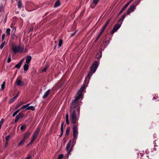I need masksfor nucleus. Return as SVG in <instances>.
<instances>
[{
    "instance_id": "nucleus-1",
    "label": "nucleus",
    "mask_w": 159,
    "mask_h": 159,
    "mask_svg": "<svg viewBox=\"0 0 159 159\" xmlns=\"http://www.w3.org/2000/svg\"><path fill=\"white\" fill-rule=\"evenodd\" d=\"M86 84L84 83L80 89L79 90L78 92L75 95V98L72 101L70 106V111H77V108L80 107V100H82L83 99V96L82 95L83 92L86 89Z\"/></svg>"
},
{
    "instance_id": "nucleus-2",
    "label": "nucleus",
    "mask_w": 159,
    "mask_h": 159,
    "mask_svg": "<svg viewBox=\"0 0 159 159\" xmlns=\"http://www.w3.org/2000/svg\"><path fill=\"white\" fill-rule=\"evenodd\" d=\"M77 111H70V119L72 123L74 124H75L78 123V121L79 118L80 114V107L77 108Z\"/></svg>"
},
{
    "instance_id": "nucleus-3",
    "label": "nucleus",
    "mask_w": 159,
    "mask_h": 159,
    "mask_svg": "<svg viewBox=\"0 0 159 159\" xmlns=\"http://www.w3.org/2000/svg\"><path fill=\"white\" fill-rule=\"evenodd\" d=\"M11 48L12 51L14 53H16L18 52L22 53L23 52L24 48L19 45L18 46H16L13 43L11 45Z\"/></svg>"
},
{
    "instance_id": "nucleus-4",
    "label": "nucleus",
    "mask_w": 159,
    "mask_h": 159,
    "mask_svg": "<svg viewBox=\"0 0 159 159\" xmlns=\"http://www.w3.org/2000/svg\"><path fill=\"white\" fill-rule=\"evenodd\" d=\"M73 142H74V143H75L78 135V128L77 125H75L73 126Z\"/></svg>"
},
{
    "instance_id": "nucleus-5",
    "label": "nucleus",
    "mask_w": 159,
    "mask_h": 159,
    "mask_svg": "<svg viewBox=\"0 0 159 159\" xmlns=\"http://www.w3.org/2000/svg\"><path fill=\"white\" fill-rule=\"evenodd\" d=\"M74 144L73 145H72L71 148H70V147L71 144V141H69L68 143L66 146V150L67 151H68V155L69 156L70 154V152H71L72 148H73V146L74 145V142H73Z\"/></svg>"
},
{
    "instance_id": "nucleus-6",
    "label": "nucleus",
    "mask_w": 159,
    "mask_h": 159,
    "mask_svg": "<svg viewBox=\"0 0 159 159\" xmlns=\"http://www.w3.org/2000/svg\"><path fill=\"white\" fill-rule=\"evenodd\" d=\"M99 63V61H95L92 64L91 68V71L93 72V73H94L96 70L98 66Z\"/></svg>"
},
{
    "instance_id": "nucleus-7",
    "label": "nucleus",
    "mask_w": 159,
    "mask_h": 159,
    "mask_svg": "<svg viewBox=\"0 0 159 159\" xmlns=\"http://www.w3.org/2000/svg\"><path fill=\"white\" fill-rule=\"evenodd\" d=\"M135 8L136 6L134 5H132L130 6L127 11V14L129 15L131 12H133L135 9Z\"/></svg>"
},
{
    "instance_id": "nucleus-8",
    "label": "nucleus",
    "mask_w": 159,
    "mask_h": 159,
    "mask_svg": "<svg viewBox=\"0 0 159 159\" xmlns=\"http://www.w3.org/2000/svg\"><path fill=\"white\" fill-rule=\"evenodd\" d=\"M121 24H116L113 27V29L111 31V34H114L115 32L118 30L120 27Z\"/></svg>"
},
{
    "instance_id": "nucleus-9",
    "label": "nucleus",
    "mask_w": 159,
    "mask_h": 159,
    "mask_svg": "<svg viewBox=\"0 0 159 159\" xmlns=\"http://www.w3.org/2000/svg\"><path fill=\"white\" fill-rule=\"evenodd\" d=\"M15 83L18 86H23L24 84V82L20 79H19L18 78H17L15 82Z\"/></svg>"
},
{
    "instance_id": "nucleus-10",
    "label": "nucleus",
    "mask_w": 159,
    "mask_h": 159,
    "mask_svg": "<svg viewBox=\"0 0 159 159\" xmlns=\"http://www.w3.org/2000/svg\"><path fill=\"white\" fill-rule=\"evenodd\" d=\"M24 114L22 113H19L18 115H17L15 119V122L16 123L17 121H18L20 119L23 118L24 116Z\"/></svg>"
},
{
    "instance_id": "nucleus-11",
    "label": "nucleus",
    "mask_w": 159,
    "mask_h": 159,
    "mask_svg": "<svg viewBox=\"0 0 159 159\" xmlns=\"http://www.w3.org/2000/svg\"><path fill=\"white\" fill-rule=\"evenodd\" d=\"M40 129L39 128H37L36 130L34 132L32 135V137L36 139L38 134L40 131Z\"/></svg>"
},
{
    "instance_id": "nucleus-12",
    "label": "nucleus",
    "mask_w": 159,
    "mask_h": 159,
    "mask_svg": "<svg viewBox=\"0 0 159 159\" xmlns=\"http://www.w3.org/2000/svg\"><path fill=\"white\" fill-rule=\"evenodd\" d=\"M24 59H23L21 60L18 62V63L15 66V68H17L18 69H19L20 68V66L22 64L24 61Z\"/></svg>"
},
{
    "instance_id": "nucleus-13",
    "label": "nucleus",
    "mask_w": 159,
    "mask_h": 159,
    "mask_svg": "<svg viewBox=\"0 0 159 159\" xmlns=\"http://www.w3.org/2000/svg\"><path fill=\"white\" fill-rule=\"evenodd\" d=\"M30 135V133L29 132H26L24 135V137L23 138L25 140L26 139L28 138Z\"/></svg>"
},
{
    "instance_id": "nucleus-14",
    "label": "nucleus",
    "mask_w": 159,
    "mask_h": 159,
    "mask_svg": "<svg viewBox=\"0 0 159 159\" xmlns=\"http://www.w3.org/2000/svg\"><path fill=\"white\" fill-rule=\"evenodd\" d=\"M50 89H49L48 90H47V91H46L44 95L43 96V99H45L46 97H47V96H48V95L50 93Z\"/></svg>"
},
{
    "instance_id": "nucleus-15",
    "label": "nucleus",
    "mask_w": 159,
    "mask_h": 159,
    "mask_svg": "<svg viewBox=\"0 0 159 159\" xmlns=\"http://www.w3.org/2000/svg\"><path fill=\"white\" fill-rule=\"evenodd\" d=\"M31 57L30 56H27L26 57V62L27 64H29L31 60Z\"/></svg>"
},
{
    "instance_id": "nucleus-16",
    "label": "nucleus",
    "mask_w": 159,
    "mask_h": 159,
    "mask_svg": "<svg viewBox=\"0 0 159 159\" xmlns=\"http://www.w3.org/2000/svg\"><path fill=\"white\" fill-rule=\"evenodd\" d=\"M128 5L126 4L124 6V7H123V8L120 11L119 14V15H120V14H121V13L123 12V11L125 10V9L128 7Z\"/></svg>"
},
{
    "instance_id": "nucleus-17",
    "label": "nucleus",
    "mask_w": 159,
    "mask_h": 159,
    "mask_svg": "<svg viewBox=\"0 0 159 159\" xmlns=\"http://www.w3.org/2000/svg\"><path fill=\"white\" fill-rule=\"evenodd\" d=\"M30 105V103H28L26 105L23 106L21 107L20 109H25V110H27L28 109H27V108L28 107V106Z\"/></svg>"
},
{
    "instance_id": "nucleus-18",
    "label": "nucleus",
    "mask_w": 159,
    "mask_h": 159,
    "mask_svg": "<svg viewBox=\"0 0 159 159\" xmlns=\"http://www.w3.org/2000/svg\"><path fill=\"white\" fill-rule=\"evenodd\" d=\"M125 16H126L125 14H123L122 16V17L120 18V19L118 20V22H121V23H122V22L123 21L124 19L125 18ZM120 24H121V23Z\"/></svg>"
},
{
    "instance_id": "nucleus-19",
    "label": "nucleus",
    "mask_w": 159,
    "mask_h": 159,
    "mask_svg": "<svg viewBox=\"0 0 159 159\" xmlns=\"http://www.w3.org/2000/svg\"><path fill=\"white\" fill-rule=\"evenodd\" d=\"M28 64H25L24 66V71H27L28 69L29 65Z\"/></svg>"
},
{
    "instance_id": "nucleus-20",
    "label": "nucleus",
    "mask_w": 159,
    "mask_h": 159,
    "mask_svg": "<svg viewBox=\"0 0 159 159\" xmlns=\"http://www.w3.org/2000/svg\"><path fill=\"white\" fill-rule=\"evenodd\" d=\"M11 38L14 40H17V36L15 34V33H12L11 34Z\"/></svg>"
},
{
    "instance_id": "nucleus-21",
    "label": "nucleus",
    "mask_w": 159,
    "mask_h": 159,
    "mask_svg": "<svg viewBox=\"0 0 159 159\" xmlns=\"http://www.w3.org/2000/svg\"><path fill=\"white\" fill-rule=\"evenodd\" d=\"M60 4L59 0H57L55 3L54 7H59Z\"/></svg>"
},
{
    "instance_id": "nucleus-22",
    "label": "nucleus",
    "mask_w": 159,
    "mask_h": 159,
    "mask_svg": "<svg viewBox=\"0 0 159 159\" xmlns=\"http://www.w3.org/2000/svg\"><path fill=\"white\" fill-rule=\"evenodd\" d=\"M18 1L17 6L19 8H21L22 6V4L20 0H19Z\"/></svg>"
},
{
    "instance_id": "nucleus-23",
    "label": "nucleus",
    "mask_w": 159,
    "mask_h": 159,
    "mask_svg": "<svg viewBox=\"0 0 159 159\" xmlns=\"http://www.w3.org/2000/svg\"><path fill=\"white\" fill-rule=\"evenodd\" d=\"M66 123L67 125H69V115L68 114L66 115Z\"/></svg>"
},
{
    "instance_id": "nucleus-24",
    "label": "nucleus",
    "mask_w": 159,
    "mask_h": 159,
    "mask_svg": "<svg viewBox=\"0 0 159 159\" xmlns=\"http://www.w3.org/2000/svg\"><path fill=\"white\" fill-rule=\"evenodd\" d=\"M25 141V140L24 139H22L21 140L20 142L18 144L17 146L19 147L20 145H22L24 143Z\"/></svg>"
},
{
    "instance_id": "nucleus-25",
    "label": "nucleus",
    "mask_w": 159,
    "mask_h": 159,
    "mask_svg": "<svg viewBox=\"0 0 159 159\" xmlns=\"http://www.w3.org/2000/svg\"><path fill=\"white\" fill-rule=\"evenodd\" d=\"M27 109H28V110H30L34 111L35 110V107L33 106H31L28 107Z\"/></svg>"
},
{
    "instance_id": "nucleus-26",
    "label": "nucleus",
    "mask_w": 159,
    "mask_h": 159,
    "mask_svg": "<svg viewBox=\"0 0 159 159\" xmlns=\"http://www.w3.org/2000/svg\"><path fill=\"white\" fill-rule=\"evenodd\" d=\"M70 130V128L69 127H68L66 128V135H69Z\"/></svg>"
},
{
    "instance_id": "nucleus-27",
    "label": "nucleus",
    "mask_w": 159,
    "mask_h": 159,
    "mask_svg": "<svg viewBox=\"0 0 159 159\" xmlns=\"http://www.w3.org/2000/svg\"><path fill=\"white\" fill-rule=\"evenodd\" d=\"M16 98L15 97H13L12 98H11L9 102V103H11L13 102H14L16 100Z\"/></svg>"
},
{
    "instance_id": "nucleus-28",
    "label": "nucleus",
    "mask_w": 159,
    "mask_h": 159,
    "mask_svg": "<svg viewBox=\"0 0 159 159\" xmlns=\"http://www.w3.org/2000/svg\"><path fill=\"white\" fill-rule=\"evenodd\" d=\"M110 21V20H109L107 21L105 24L103 26V27L104 28H105L106 29L107 26L108 25V24H109V22Z\"/></svg>"
},
{
    "instance_id": "nucleus-29",
    "label": "nucleus",
    "mask_w": 159,
    "mask_h": 159,
    "mask_svg": "<svg viewBox=\"0 0 159 159\" xmlns=\"http://www.w3.org/2000/svg\"><path fill=\"white\" fill-rule=\"evenodd\" d=\"M11 29L9 28H8L6 30V32L7 33V35L8 36H9L10 34Z\"/></svg>"
},
{
    "instance_id": "nucleus-30",
    "label": "nucleus",
    "mask_w": 159,
    "mask_h": 159,
    "mask_svg": "<svg viewBox=\"0 0 159 159\" xmlns=\"http://www.w3.org/2000/svg\"><path fill=\"white\" fill-rule=\"evenodd\" d=\"M20 109H18L14 112L12 114V117L15 116L20 111Z\"/></svg>"
},
{
    "instance_id": "nucleus-31",
    "label": "nucleus",
    "mask_w": 159,
    "mask_h": 159,
    "mask_svg": "<svg viewBox=\"0 0 159 159\" xmlns=\"http://www.w3.org/2000/svg\"><path fill=\"white\" fill-rule=\"evenodd\" d=\"M5 81H4L2 84L1 85V90H3L5 87Z\"/></svg>"
},
{
    "instance_id": "nucleus-32",
    "label": "nucleus",
    "mask_w": 159,
    "mask_h": 159,
    "mask_svg": "<svg viewBox=\"0 0 159 159\" xmlns=\"http://www.w3.org/2000/svg\"><path fill=\"white\" fill-rule=\"evenodd\" d=\"M5 43V41H4L1 44L0 46V48L1 49H2L3 47H4Z\"/></svg>"
},
{
    "instance_id": "nucleus-33",
    "label": "nucleus",
    "mask_w": 159,
    "mask_h": 159,
    "mask_svg": "<svg viewBox=\"0 0 159 159\" xmlns=\"http://www.w3.org/2000/svg\"><path fill=\"white\" fill-rule=\"evenodd\" d=\"M93 73V72L91 71V70H90L88 75V77L89 79Z\"/></svg>"
},
{
    "instance_id": "nucleus-34",
    "label": "nucleus",
    "mask_w": 159,
    "mask_h": 159,
    "mask_svg": "<svg viewBox=\"0 0 159 159\" xmlns=\"http://www.w3.org/2000/svg\"><path fill=\"white\" fill-rule=\"evenodd\" d=\"M63 123H62L61 125V131L62 134L63 133Z\"/></svg>"
},
{
    "instance_id": "nucleus-35",
    "label": "nucleus",
    "mask_w": 159,
    "mask_h": 159,
    "mask_svg": "<svg viewBox=\"0 0 159 159\" xmlns=\"http://www.w3.org/2000/svg\"><path fill=\"white\" fill-rule=\"evenodd\" d=\"M26 126L25 125H22L20 128V129L22 131L25 130L26 128Z\"/></svg>"
},
{
    "instance_id": "nucleus-36",
    "label": "nucleus",
    "mask_w": 159,
    "mask_h": 159,
    "mask_svg": "<svg viewBox=\"0 0 159 159\" xmlns=\"http://www.w3.org/2000/svg\"><path fill=\"white\" fill-rule=\"evenodd\" d=\"M99 0H93V2L94 4L96 5Z\"/></svg>"
},
{
    "instance_id": "nucleus-37",
    "label": "nucleus",
    "mask_w": 159,
    "mask_h": 159,
    "mask_svg": "<svg viewBox=\"0 0 159 159\" xmlns=\"http://www.w3.org/2000/svg\"><path fill=\"white\" fill-rule=\"evenodd\" d=\"M10 135H8L5 138L6 141V142H8V140L10 137Z\"/></svg>"
},
{
    "instance_id": "nucleus-38",
    "label": "nucleus",
    "mask_w": 159,
    "mask_h": 159,
    "mask_svg": "<svg viewBox=\"0 0 159 159\" xmlns=\"http://www.w3.org/2000/svg\"><path fill=\"white\" fill-rule=\"evenodd\" d=\"M62 40L60 39V41H59V43H58V45H59V47H60L61 46V45H62Z\"/></svg>"
},
{
    "instance_id": "nucleus-39",
    "label": "nucleus",
    "mask_w": 159,
    "mask_h": 159,
    "mask_svg": "<svg viewBox=\"0 0 159 159\" xmlns=\"http://www.w3.org/2000/svg\"><path fill=\"white\" fill-rule=\"evenodd\" d=\"M48 67H49L48 66H45V67L43 70L42 71L43 72H45L46 71L47 68Z\"/></svg>"
},
{
    "instance_id": "nucleus-40",
    "label": "nucleus",
    "mask_w": 159,
    "mask_h": 159,
    "mask_svg": "<svg viewBox=\"0 0 159 159\" xmlns=\"http://www.w3.org/2000/svg\"><path fill=\"white\" fill-rule=\"evenodd\" d=\"M63 157V154H60L59 155L58 159H62Z\"/></svg>"
},
{
    "instance_id": "nucleus-41",
    "label": "nucleus",
    "mask_w": 159,
    "mask_h": 159,
    "mask_svg": "<svg viewBox=\"0 0 159 159\" xmlns=\"http://www.w3.org/2000/svg\"><path fill=\"white\" fill-rule=\"evenodd\" d=\"M16 27H15L13 28V30H12L11 31V33H15V32H16Z\"/></svg>"
},
{
    "instance_id": "nucleus-42",
    "label": "nucleus",
    "mask_w": 159,
    "mask_h": 159,
    "mask_svg": "<svg viewBox=\"0 0 159 159\" xmlns=\"http://www.w3.org/2000/svg\"><path fill=\"white\" fill-rule=\"evenodd\" d=\"M5 37V34H3L2 36V41H3Z\"/></svg>"
},
{
    "instance_id": "nucleus-43",
    "label": "nucleus",
    "mask_w": 159,
    "mask_h": 159,
    "mask_svg": "<svg viewBox=\"0 0 159 159\" xmlns=\"http://www.w3.org/2000/svg\"><path fill=\"white\" fill-rule=\"evenodd\" d=\"M11 61V57L10 56H9V57L8 58L7 60V62L8 63H10Z\"/></svg>"
},
{
    "instance_id": "nucleus-44",
    "label": "nucleus",
    "mask_w": 159,
    "mask_h": 159,
    "mask_svg": "<svg viewBox=\"0 0 159 159\" xmlns=\"http://www.w3.org/2000/svg\"><path fill=\"white\" fill-rule=\"evenodd\" d=\"M76 32H77V31H75V32H74V33H72L71 34L70 36L71 37H72V36H74L75 35V33H76Z\"/></svg>"
},
{
    "instance_id": "nucleus-45",
    "label": "nucleus",
    "mask_w": 159,
    "mask_h": 159,
    "mask_svg": "<svg viewBox=\"0 0 159 159\" xmlns=\"http://www.w3.org/2000/svg\"><path fill=\"white\" fill-rule=\"evenodd\" d=\"M8 144V142L6 141L5 146H4L5 148H6L7 147Z\"/></svg>"
},
{
    "instance_id": "nucleus-46",
    "label": "nucleus",
    "mask_w": 159,
    "mask_h": 159,
    "mask_svg": "<svg viewBox=\"0 0 159 159\" xmlns=\"http://www.w3.org/2000/svg\"><path fill=\"white\" fill-rule=\"evenodd\" d=\"M134 0H130V1H129V2H127L126 4H127L128 6L129 4L131 2L133 1Z\"/></svg>"
},
{
    "instance_id": "nucleus-47",
    "label": "nucleus",
    "mask_w": 159,
    "mask_h": 159,
    "mask_svg": "<svg viewBox=\"0 0 159 159\" xmlns=\"http://www.w3.org/2000/svg\"><path fill=\"white\" fill-rule=\"evenodd\" d=\"M35 139V138L32 137L31 141H32V142H33L34 141Z\"/></svg>"
},
{
    "instance_id": "nucleus-48",
    "label": "nucleus",
    "mask_w": 159,
    "mask_h": 159,
    "mask_svg": "<svg viewBox=\"0 0 159 159\" xmlns=\"http://www.w3.org/2000/svg\"><path fill=\"white\" fill-rule=\"evenodd\" d=\"M14 24H15V22H12V23H11V28H13V27Z\"/></svg>"
},
{
    "instance_id": "nucleus-49",
    "label": "nucleus",
    "mask_w": 159,
    "mask_h": 159,
    "mask_svg": "<svg viewBox=\"0 0 159 159\" xmlns=\"http://www.w3.org/2000/svg\"><path fill=\"white\" fill-rule=\"evenodd\" d=\"M101 56L100 55L99 56H98V55H96V58L97 59H99L101 57Z\"/></svg>"
},
{
    "instance_id": "nucleus-50",
    "label": "nucleus",
    "mask_w": 159,
    "mask_h": 159,
    "mask_svg": "<svg viewBox=\"0 0 159 159\" xmlns=\"http://www.w3.org/2000/svg\"><path fill=\"white\" fill-rule=\"evenodd\" d=\"M99 37H97V38L96 39H95V42H96L99 39Z\"/></svg>"
},
{
    "instance_id": "nucleus-51",
    "label": "nucleus",
    "mask_w": 159,
    "mask_h": 159,
    "mask_svg": "<svg viewBox=\"0 0 159 159\" xmlns=\"http://www.w3.org/2000/svg\"><path fill=\"white\" fill-rule=\"evenodd\" d=\"M19 95V93H18L15 97L17 98Z\"/></svg>"
},
{
    "instance_id": "nucleus-52",
    "label": "nucleus",
    "mask_w": 159,
    "mask_h": 159,
    "mask_svg": "<svg viewBox=\"0 0 159 159\" xmlns=\"http://www.w3.org/2000/svg\"><path fill=\"white\" fill-rule=\"evenodd\" d=\"M105 29V28H104L103 27L102 29V30H101V31H102L103 32Z\"/></svg>"
},
{
    "instance_id": "nucleus-53",
    "label": "nucleus",
    "mask_w": 159,
    "mask_h": 159,
    "mask_svg": "<svg viewBox=\"0 0 159 159\" xmlns=\"http://www.w3.org/2000/svg\"><path fill=\"white\" fill-rule=\"evenodd\" d=\"M105 29V28H104L103 27L102 29V30H101V31H102L103 32Z\"/></svg>"
},
{
    "instance_id": "nucleus-54",
    "label": "nucleus",
    "mask_w": 159,
    "mask_h": 159,
    "mask_svg": "<svg viewBox=\"0 0 159 159\" xmlns=\"http://www.w3.org/2000/svg\"><path fill=\"white\" fill-rule=\"evenodd\" d=\"M33 143V142H32V141H31L28 144V145H31Z\"/></svg>"
},
{
    "instance_id": "nucleus-55",
    "label": "nucleus",
    "mask_w": 159,
    "mask_h": 159,
    "mask_svg": "<svg viewBox=\"0 0 159 159\" xmlns=\"http://www.w3.org/2000/svg\"><path fill=\"white\" fill-rule=\"evenodd\" d=\"M103 32L101 30L99 33V34H101L102 35Z\"/></svg>"
},
{
    "instance_id": "nucleus-56",
    "label": "nucleus",
    "mask_w": 159,
    "mask_h": 159,
    "mask_svg": "<svg viewBox=\"0 0 159 159\" xmlns=\"http://www.w3.org/2000/svg\"><path fill=\"white\" fill-rule=\"evenodd\" d=\"M63 133H62V134L61 132V134H60V137H61L62 136V135H63Z\"/></svg>"
},
{
    "instance_id": "nucleus-57",
    "label": "nucleus",
    "mask_w": 159,
    "mask_h": 159,
    "mask_svg": "<svg viewBox=\"0 0 159 159\" xmlns=\"http://www.w3.org/2000/svg\"><path fill=\"white\" fill-rule=\"evenodd\" d=\"M33 30V28H31L30 29V31H32Z\"/></svg>"
},
{
    "instance_id": "nucleus-58",
    "label": "nucleus",
    "mask_w": 159,
    "mask_h": 159,
    "mask_svg": "<svg viewBox=\"0 0 159 159\" xmlns=\"http://www.w3.org/2000/svg\"><path fill=\"white\" fill-rule=\"evenodd\" d=\"M103 44H105V43H107V41H103Z\"/></svg>"
},
{
    "instance_id": "nucleus-59",
    "label": "nucleus",
    "mask_w": 159,
    "mask_h": 159,
    "mask_svg": "<svg viewBox=\"0 0 159 159\" xmlns=\"http://www.w3.org/2000/svg\"><path fill=\"white\" fill-rule=\"evenodd\" d=\"M57 45H56L55 46H54V49H56V47H57Z\"/></svg>"
},
{
    "instance_id": "nucleus-60",
    "label": "nucleus",
    "mask_w": 159,
    "mask_h": 159,
    "mask_svg": "<svg viewBox=\"0 0 159 159\" xmlns=\"http://www.w3.org/2000/svg\"><path fill=\"white\" fill-rule=\"evenodd\" d=\"M101 34H99L98 35V37H99V38L100 37V36H101Z\"/></svg>"
},
{
    "instance_id": "nucleus-61",
    "label": "nucleus",
    "mask_w": 159,
    "mask_h": 159,
    "mask_svg": "<svg viewBox=\"0 0 159 159\" xmlns=\"http://www.w3.org/2000/svg\"><path fill=\"white\" fill-rule=\"evenodd\" d=\"M2 33V31L1 29H0V34H1Z\"/></svg>"
},
{
    "instance_id": "nucleus-62",
    "label": "nucleus",
    "mask_w": 159,
    "mask_h": 159,
    "mask_svg": "<svg viewBox=\"0 0 159 159\" xmlns=\"http://www.w3.org/2000/svg\"><path fill=\"white\" fill-rule=\"evenodd\" d=\"M19 106H20L19 105H18L16 106V108H18Z\"/></svg>"
},
{
    "instance_id": "nucleus-63",
    "label": "nucleus",
    "mask_w": 159,
    "mask_h": 159,
    "mask_svg": "<svg viewBox=\"0 0 159 159\" xmlns=\"http://www.w3.org/2000/svg\"><path fill=\"white\" fill-rule=\"evenodd\" d=\"M6 19L5 20V22L6 21Z\"/></svg>"
},
{
    "instance_id": "nucleus-64",
    "label": "nucleus",
    "mask_w": 159,
    "mask_h": 159,
    "mask_svg": "<svg viewBox=\"0 0 159 159\" xmlns=\"http://www.w3.org/2000/svg\"><path fill=\"white\" fill-rule=\"evenodd\" d=\"M29 145H28V144H27V146H29Z\"/></svg>"
}]
</instances>
